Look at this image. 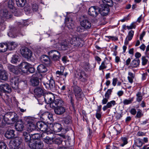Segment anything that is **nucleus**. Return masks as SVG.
<instances>
[{"label": "nucleus", "instance_id": "f257e3e1", "mask_svg": "<svg viewBox=\"0 0 149 149\" xmlns=\"http://www.w3.org/2000/svg\"><path fill=\"white\" fill-rule=\"evenodd\" d=\"M14 113L8 112L4 115H0V127H3L6 124H11L16 122L18 118Z\"/></svg>", "mask_w": 149, "mask_h": 149}, {"label": "nucleus", "instance_id": "f03ea898", "mask_svg": "<svg viewBox=\"0 0 149 149\" xmlns=\"http://www.w3.org/2000/svg\"><path fill=\"white\" fill-rule=\"evenodd\" d=\"M36 126L40 131L47 133V135L52 134V132L50 128H49L48 125L44 123L38 122L36 123Z\"/></svg>", "mask_w": 149, "mask_h": 149}, {"label": "nucleus", "instance_id": "7ed1b4c3", "mask_svg": "<svg viewBox=\"0 0 149 149\" xmlns=\"http://www.w3.org/2000/svg\"><path fill=\"white\" fill-rule=\"evenodd\" d=\"M72 90L74 93L76 99L78 100H82L84 97V94L81 89L77 86L72 87Z\"/></svg>", "mask_w": 149, "mask_h": 149}, {"label": "nucleus", "instance_id": "20e7f679", "mask_svg": "<svg viewBox=\"0 0 149 149\" xmlns=\"http://www.w3.org/2000/svg\"><path fill=\"white\" fill-rule=\"evenodd\" d=\"M22 139L20 137H16L13 139L10 142L9 146L10 148H15L19 146H22L21 145Z\"/></svg>", "mask_w": 149, "mask_h": 149}, {"label": "nucleus", "instance_id": "39448f33", "mask_svg": "<svg viewBox=\"0 0 149 149\" xmlns=\"http://www.w3.org/2000/svg\"><path fill=\"white\" fill-rule=\"evenodd\" d=\"M70 44L74 46H82L84 43L81 39L76 36H73L70 41Z\"/></svg>", "mask_w": 149, "mask_h": 149}, {"label": "nucleus", "instance_id": "423d86ee", "mask_svg": "<svg viewBox=\"0 0 149 149\" xmlns=\"http://www.w3.org/2000/svg\"><path fill=\"white\" fill-rule=\"evenodd\" d=\"M12 16V12L8 10L5 9L1 11L0 16L3 20L10 19Z\"/></svg>", "mask_w": 149, "mask_h": 149}, {"label": "nucleus", "instance_id": "0eeeda50", "mask_svg": "<svg viewBox=\"0 0 149 149\" xmlns=\"http://www.w3.org/2000/svg\"><path fill=\"white\" fill-rule=\"evenodd\" d=\"M20 52L23 57L28 59L30 58L32 55L31 51L26 47H22L20 49Z\"/></svg>", "mask_w": 149, "mask_h": 149}, {"label": "nucleus", "instance_id": "6e6552de", "mask_svg": "<svg viewBox=\"0 0 149 149\" xmlns=\"http://www.w3.org/2000/svg\"><path fill=\"white\" fill-rule=\"evenodd\" d=\"M48 54L54 61L58 60L61 57L60 53L56 50H51L48 52Z\"/></svg>", "mask_w": 149, "mask_h": 149}, {"label": "nucleus", "instance_id": "1a4fd4ad", "mask_svg": "<svg viewBox=\"0 0 149 149\" xmlns=\"http://www.w3.org/2000/svg\"><path fill=\"white\" fill-rule=\"evenodd\" d=\"M43 84L47 89L52 91L55 90V82L53 79L51 78L47 82H44Z\"/></svg>", "mask_w": 149, "mask_h": 149}, {"label": "nucleus", "instance_id": "9d476101", "mask_svg": "<svg viewBox=\"0 0 149 149\" xmlns=\"http://www.w3.org/2000/svg\"><path fill=\"white\" fill-rule=\"evenodd\" d=\"M45 100L47 104H50L54 102L55 100L54 95L51 93H46L44 95Z\"/></svg>", "mask_w": 149, "mask_h": 149}, {"label": "nucleus", "instance_id": "9b49d317", "mask_svg": "<svg viewBox=\"0 0 149 149\" xmlns=\"http://www.w3.org/2000/svg\"><path fill=\"white\" fill-rule=\"evenodd\" d=\"M52 132H60L62 129V125L59 123H56L54 124H50L49 125Z\"/></svg>", "mask_w": 149, "mask_h": 149}, {"label": "nucleus", "instance_id": "f8f14e48", "mask_svg": "<svg viewBox=\"0 0 149 149\" xmlns=\"http://www.w3.org/2000/svg\"><path fill=\"white\" fill-rule=\"evenodd\" d=\"M84 19L81 22V25L85 29H90L91 26V23L87 17H84Z\"/></svg>", "mask_w": 149, "mask_h": 149}, {"label": "nucleus", "instance_id": "ddd939ff", "mask_svg": "<svg viewBox=\"0 0 149 149\" xmlns=\"http://www.w3.org/2000/svg\"><path fill=\"white\" fill-rule=\"evenodd\" d=\"M0 91L6 93H9L11 91V89L8 84H4L0 85Z\"/></svg>", "mask_w": 149, "mask_h": 149}, {"label": "nucleus", "instance_id": "4468645a", "mask_svg": "<svg viewBox=\"0 0 149 149\" xmlns=\"http://www.w3.org/2000/svg\"><path fill=\"white\" fill-rule=\"evenodd\" d=\"M64 104L63 101L60 98H58L55 99L54 102L51 103L50 107H56L63 106Z\"/></svg>", "mask_w": 149, "mask_h": 149}, {"label": "nucleus", "instance_id": "2eb2a0df", "mask_svg": "<svg viewBox=\"0 0 149 149\" xmlns=\"http://www.w3.org/2000/svg\"><path fill=\"white\" fill-rule=\"evenodd\" d=\"M31 66V64L27 62H23L20 64L19 68L24 73L28 72V68Z\"/></svg>", "mask_w": 149, "mask_h": 149}, {"label": "nucleus", "instance_id": "dca6fc26", "mask_svg": "<svg viewBox=\"0 0 149 149\" xmlns=\"http://www.w3.org/2000/svg\"><path fill=\"white\" fill-rule=\"evenodd\" d=\"M100 5V7L99 8V12L101 15L103 16H106L107 15L109 10V7L104 6L103 5Z\"/></svg>", "mask_w": 149, "mask_h": 149}, {"label": "nucleus", "instance_id": "f3484780", "mask_svg": "<svg viewBox=\"0 0 149 149\" xmlns=\"http://www.w3.org/2000/svg\"><path fill=\"white\" fill-rule=\"evenodd\" d=\"M35 95L38 97H40L45 94V90L43 88L41 87L36 88L34 90Z\"/></svg>", "mask_w": 149, "mask_h": 149}, {"label": "nucleus", "instance_id": "a211bd4d", "mask_svg": "<svg viewBox=\"0 0 149 149\" xmlns=\"http://www.w3.org/2000/svg\"><path fill=\"white\" fill-rule=\"evenodd\" d=\"M99 9L97 7L93 6L91 7L88 11V14L93 17H96L98 15Z\"/></svg>", "mask_w": 149, "mask_h": 149}, {"label": "nucleus", "instance_id": "6ab92c4d", "mask_svg": "<svg viewBox=\"0 0 149 149\" xmlns=\"http://www.w3.org/2000/svg\"><path fill=\"white\" fill-rule=\"evenodd\" d=\"M34 121L33 120L27 121V130L29 132H31L35 130L37 126L33 123Z\"/></svg>", "mask_w": 149, "mask_h": 149}, {"label": "nucleus", "instance_id": "aec40b11", "mask_svg": "<svg viewBox=\"0 0 149 149\" xmlns=\"http://www.w3.org/2000/svg\"><path fill=\"white\" fill-rule=\"evenodd\" d=\"M54 108V113L57 115H62L63 114L65 111V108L63 106L56 107Z\"/></svg>", "mask_w": 149, "mask_h": 149}, {"label": "nucleus", "instance_id": "412c9836", "mask_svg": "<svg viewBox=\"0 0 149 149\" xmlns=\"http://www.w3.org/2000/svg\"><path fill=\"white\" fill-rule=\"evenodd\" d=\"M33 145H31V147L32 148L36 149H41L43 146L44 145L43 143L39 140H37L35 141H33Z\"/></svg>", "mask_w": 149, "mask_h": 149}, {"label": "nucleus", "instance_id": "4be33fe9", "mask_svg": "<svg viewBox=\"0 0 149 149\" xmlns=\"http://www.w3.org/2000/svg\"><path fill=\"white\" fill-rule=\"evenodd\" d=\"M108 66L109 69L111 68L112 67L111 64L107 60H104L102 63L101 65L100 66L99 69L103 70L107 68Z\"/></svg>", "mask_w": 149, "mask_h": 149}, {"label": "nucleus", "instance_id": "5701e85b", "mask_svg": "<svg viewBox=\"0 0 149 149\" xmlns=\"http://www.w3.org/2000/svg\"><path fill=\"white\" fill-rule=\"evenodd\" d=\"M62 139L58 135H54L52 137V142L59 145L62 143Z\"/></svg>", "mask_w": 149, "mask_h": 149}, {"label": "nucleus", "instance_id": "b1692460", "mask_svg": "<svg viewBox=\"0 0 149 149\" xmlns=\"http://www.w3.org/2000/svg\"><path fill=\"white\" fill-rule=\"evenodd\" d=\"M47 134L46 132H43L42 134V137L45 141V142L47 144H51L52 142V137L51 138L49 136H45Z\"/></svg>", "mask_w": 149, "mask_h": 149}, {"label": "nucleus", "instance_id": "393cba45", "mask_svg": "<svg viewBox=\"0 0 149 149\" xmlns=\"http://www.w3.org/2000/svg\"><path fill=\"white\" fill-rule=\"evenodd\" d=\"M16 130L18 131H22L24 128V124L21 120L18 121L15 125Z\"/></svg>", "mask_w": 149, "mask_h": 149}, {"label": "nucleus", "instance_id": "a878e982", "mask_svg": "<svg viewBox=\"0 0 149 149\" xmlns=\"http://www.w3.org/2000/svg\"><path fill=\"white\" fill-rule=\"evenodd\" d=\"M37 75V74L33 75L32 78L31 79V82L32 86H36L39 85V81Z\"/></svg>", "mask_w": 149, "mask_h": 149}, {"label": "nucleus", "instance_id": "bb28decb", "mask_svg": "<svg viewBox=\"0 0 149 149\" xmlns=\"http://www.w3.org/2000/svg\"><path fill=\"white\" fill-rule=\"evenodd\" d=\"M11 85L13 88L16 89L18 87L19 78L17 77H14L10 80Z\"/></svg>", "mask_w": 149, "mask_h": 149}, {"label": "nucleus", "instance_id": "cd10ccee", "mask_svg": "<svg viewBox=\"0 0 149 149\" xmlns=\"http://www.w3.org/2000/svg\"><path fill=\"white\" fill-rule=\"evenodd\" d=\"M79 76V78L80 80L82 81H85L86 80L87 75L85 72L82 70H80L78 74Z\"/></svg>", "mask_w": 149, "mask_h": 149}, {"label": "nucleus", "instance_id": "c85d7f7f", "mask_svg": "<svg viewBox=\"0 0 149 149\" xmlns=\"http://www.w3.org/2000/svg\"><path fill=\"white\" fill-rule=\"evenodd\" d=\"M23 136L24 137L25 141L29 142V146L31 147V145H32V142L31 141V136L26 132H23Z\"/></svg>", "mask_w": 149, "mask_h": 149}, {"label": "nucleus", "instance_id": "c756f323", "mask_svg": "<svg viewBox=\"0 0 149 149\" xmlns=\"http://www.w3.org/2000/svg\"><path fill=\"white\" fill-rule=\"evenodd\" d=\"M14 132L13 130H8L5 134V136L8 139H10L15 136Z\"/></svg>", "mask_w": 149, "mask_h": 149}, {"label": "nucleus", "instance_id": "7c9ffc66", "mask_svg": "<svg viewBox=\"0 0 149 149\" xmlns=\"http://www.w3.org/2000/svg\"><path fill=\"white\" fill-rule=\"evenodd\" d=\"M41 60L43 63L46 65H49L51 63L49 58L45 55L42 56L41 57Z\"/></svg>", "mask_w": 149, "mask_h": 149}, {"label": "nucleus", "instance_id": "2f4dec72", "mask_svg": "<svg viewBox=\"0 0 149 149\" xmlns=\"http://www.w3.org/2000/svg\"><path fill=\"white\" fill-rule=\"evenodd\" d=\"M116 104V102L114 100L108 102L106 105L104 106L102 108V109L104 111H105L108 108H111Z\"/></svg>", "mask_w": 149, "mask_h": 149}, {"label": "nucleus", "instance_id": "473e14b6", "mask_svg": "<svg viewBox=\"0 0 149 149\" xmlns=\"http://www.w3.org/2000/svg\"><path fill=\"white\" fill-rule=\"evenodd\" d=\"M8 78V74L5 70L0 71V79L3 80H6Z\"/></svg>", "mask_w": 149, "mask_h": 149}, {"label": "nucleus", "instance_id": "72a5a7b5", "mask_svg": "<svg viewBox=\"0 0 149 149\" xmlns=\"http://www.w3.org/2000/svg\"><path fill=\"white\" fill-rule=\"evenodd\" d=\"M8 46V49L10 50H14L17 47V44L13 42H9L7 44Z\"/></svg>", "mask_w": 149, "mask_h": 149}, {"label": "nucleus", "instance_id": "f704fd0d", "mask_svg": "<svg viewBox=\"0 0 149 149\" xmlns=\"http://www.w3.org/2000/svg\"><path fill=\"white\" fill-rule=\"evenodd\" d=\"M38 71L40 73H45L47 71V67L43 64L39 65L37 67Z\"/></svg>", "mask_w": 149, "mask_h": 149}, {"label": "nucleus", "instance_id": "c9c22d12", "mask_svg": "<svg viewBox=\"0 0 149 149\" xmlns=\"http://www.w3.org/2000/svg\"><path fill=\"white\" fill-rule=\"evenodd\" d=\"M140 63L139 58H135L133 60L131 63V66L132 67L136 68L139 66Z\"/></svg>", "mask_w": 149, "mask_h": 149}, {"label": "nucleus", "instance_id": "e433bc0d", "mask_svg": "<svg viewBox=\"0 0 149 149\" xmlns=\"http://www.w3.org/2000/svg\"><path fill=\"white\" fill-rule=\"evenodd\" d=\"M8 47L7 44L0 43V52H6L8 49Z\"/></svg>", "mask_w": 149, "mask_h": 149}, {"label": "nucleus", "instance_id": "4c0bfd02", "mask_svg": "<svg viewBox=\"0 0 149 149\" xmlns=\"http://www.w3.org/2000/svg\"><path fill=\"white\" fill-rule=\"evenodd\" d=\"M17 6L19 7H22L24 6L26 3V0H16Z\"/></svg>", "mask_w": 149, "mask_h": 149}, {"label": "nucleus", "instance_id": "58836bf2", "mask_svg": "<svg viewBox=\"0 0 149 149\" xmlns=\"http://www.w3.org/2000/svg\"><path fill=\"white\" fill-rule=\"evenodd\" d=\"M128 75L127 78L128 81L132 84L133 82V79L135 77V74L132 72H129L128 73Z\"/></svg>", "mask_w": 149, "mask_h": 149}, {"label": "nucleus", "instance_id": "ea45409f", "mask_svg": "<svg viewBox=\"0 0 149 149\" xmlns=\"http://www.w3.org/2000/svg\"><path fill=\"white\" fill-rule=\"evenodd\" d=\"M71 117L68 116L63 119L64 123L65 124H69L71 123Z\"/></svg>", "mask_w": 149, "mask_h": 149}, {"label": "nucleus", "instance_id": "a19ab883", "mask_svg": "<svg viewBox=\"0 0 149 149\" xmlns=\"http://www.w3.org/2000/svg\"><path fill=\"white\" fill-rule=\"evenodd\" d=\"M135 143L136 145L138 147H141L143 144L141 140L140 139H137L135 141Z\"/></svg>", "mask_w": 149, "mask_h": 149}, {"label": "nucleus", "instance_id": "79ce46f5", "mask_svg": "<svg viewBox=\"0 0 149 149\" xmlns=\"http://www.w3.org/2000/svg\"><path fill=\"white\" fill-rule=\"evenodd\" d=\"M136 101L138 102H140L143 99V97L141 93V92H138L136 94Z\"/></svg>", "mask_w": 149, "mask_h": 149}, {"label": "nucleus", "instance_id": "37998d69", "mask_svg": "<svg viewBox=\"0 0 149 149\" xmlns=\"http://www.w3.org/2000/svg\"><path fill=\"white\" fill-rule=\"evenodd\" d=\"M14 2L13 0H9L8 3V6L10 9H15L14 7Z\"/></svg>", "mask_w": 149, "mask_h": 149}, {"label": "nucleus", "instance_id": "c03bdc74", "mask_svg": "<svg viewBox=\"0 0 149 149\" xmlns=\"http://www.w3.org/2000/svg\"><path fill=\"white\" fill-rule=\"evenodd\" d=\"M134 31L132 30L130 31L128 33L126 38L128 39L129 40H130L132 39L134 36Z\"/></svg>", "mask_w": 149, "mask_h": 149}, {"label": "nucleus", "instance_id": "a18cd8bd", "mask_svg": "<svg viewBox=\"0 0 149 149\" xmlns=\"http://www.w3.org/2000/svg\"><path fill=\"white\" fill-rule=\"evenodd\" d=\"M60 46H61V49L64 50H65L68 47V45L67 44V42L65 41L61 43Z\"/></svg>", "mask_w": 149, "mask_h": 149}, {"label": "nucleus", "instance_id": "49530a36", "mask_svg": "<svg viewBox=\"0 0 149 149\" xmlns=\"http://www.w3.org/2000/svg\"><path fill=\"white\" fill-rule=\"evenodd\" d=\"M17 69V68L16 67L14 66H11V68L10 69V70L14 74H17L19 72V71L16 70Z\"/></svg>", "mask_w": 149, "mask_h": 149}, {"label": "nucleus", "instance_id": "de8ad7c7", "mask_svg": "<svg viewBox=\"0 0 149 149\" xmlns=\"http://www.w3.org/2000/svg\"><path fill=\"white\" fill-rule=\"evenodd\" d=\"M134 98H132L130 99H125L123 101V103L124 105H127L131 103L133 101Z\"/></svg>", "mask_w": 149, "mask_h": 149}, {"label": "nucleus", "instance_id": "09e8293b", "mask_svg": "<svg viewBox=\"0 0 149 149\" xmlns=\"http://www.w3.org/2000/svg\"><path fill=\"white\" fill-rule=\"evenodd\" d=\"M41 117L44 120L48 122V112L44 113L42 115Z\"/></svg>", "mask_w": 149, "mask_h": 149}, {"label": "nucleus", "instance_id": "8fccbe9b", "mask_svg": "<svg viewBox=\"0 0 149 149\" xmlns=\"http://www.w3.org/2000/svg\"><path fill=\"white\" fill-rule=\"evenodd\" d=\"M18 58L17 56L16 55H13L12 58L11 62L13 63H16L18 61Z\"/></svg>", "mask_w": 149, "mask_h": 149}, {"label": "nucleus", "instance_id": "3c124183", "mask_svg": "<svg viewBox=\"0 0 149 149\" xmlns=\"http://www.w3.org/2000/svg\"><path fill=\"white\" fill-rule=\"evenodd\" d=\"M112 89H108L106 92L105 93L104 96L105 97L107 98H109L110 97L111 93L112 92Z\"/></svg>", "mask_w": 149, "mask_h": 149}, {"label": "nucleus", "instance_id": "603ef678", "mask_svg": "<svg viewBox=\"0 0 149 149\" xmlns=\"http://www.w3.org/2000/svg\"><path fill=\"white\" fill-rule=\"evenodd\" d=\"M64 69V68L63 67H61V69L60 70L57 71L56 72V74H57L59 76L63 75Z\"/></svg>", "mask_w": 149, "mask_h": 149}, {"label": "nucleus", "instance_id": "864d4df0", "mask_svg": "<svg viewBox=\"0 0 149 149\" xmlns=\"http://www.w3.org/2000/svg\"><path fill=\"white\" fill-rule=\"evenodd\" d=\"M31 139L33 140H36L40 138V135L38 133H35L31 134Z\"/></svg>", "mask_w": 149, "mask_h": 149}, {"label": "nucleus", "instance_id": "5fc2aeb1", "mask_svg": "<svg viewBox=\"0 0 149 149\" xmlns=\"http://www.w3.org/2000/svg\"><path fill=\"white\" fill-rule=\"evenodd\" d=\"M141 59L142 65H146L148 62V60L146 58V56H143L142 57Z\"/></svg>", "mask_w": 149, "mask_h": 149}, {"label": "nucleus", "instance_id": "6e6d98bb", "mask_svg": "<svg viewBox=\"0 0 149 149\" xmlns=\"http://www.w3.org/2000/svg\"><path fill=\"white\" fill-rule=\"evenodd\" d=\"M6 145L4 142H0V149H6Z\"/></svg>", "mask_w": 149, "mask_h": 149}, {"label": "nucleus", "instance_id": "4d7b16f0", "mask_svg": "<svg viewBox=\"0 0 149 149\" xmlns=\"http://www.w3.org/2000/svg\"><path fill=\"white\" fill-rule=\"evenodd\" d=\"M143 114L142 113V111L140 109H139L137 112L136 117L137 118H139L141 117L143 115Z\"/></svg>", "mask_w": 149, "mask_h": 149}, {"label": "nucleus", "instance_id": "13d9d810", "mask_svg": "<svg viewBox=\"0 0 149 149\" xmlns=\"http://www.w3.org/2000/svg\"><path fill=\"white\" fill-rule=\"evenodd\" d=\"M67 25L69 29H72L74 27V24L72 22H68L67 23Z\"/></svg>", "mask_w": 149, "mask_h": 149}, {"label": "nucleus", "instance_id": "bf43d9fd", "mask_svg": "<svg viewBox=\"0 0 149 149\" xmlns=\"http://www.w3.org/2000/svg\"><path fill=\"white\" fill-rule=\"evenodd\" d=\"M85 29L81 26H79L77 28V31L79 32H82L84 31L85 30Z\"/></svg>", "mask_w": 149, "mask_h": 149}, {"label": "nucleus", "instance_id": "052dcab7", "mask_svg": "<svg viewBox=\"0 0 149 149\" xmlns=\"http://www.w3.org/2000/svg\"><path fill=\"white\" fill-rule=\"evenodd\" d=\"M35 68L32 67L31 65V66L30 67L28 68V71L31 73H33L35 71Z\"/></svg>", "mask_w": 149, "mask_h": 149}, {"label": "nucleus", "instance_id": "680f3d73", "mask_svg": "<svg viewBox=\"0 0 149 149\" xmlns=\"http://www.w3.org/2000/svg\"><path fill=\"white\" fill-rule=\"evenodd\" d=\"M82 66L83 67L86 69H88L89 68V64L88 63H83Z\"/></svg>", "mask_w": 149, "mask_h": 149}, {"label": "nucleus", "instance_id": "e2e57ef3", "mask_svg": "<svg viewBox=\"0 0 149 149\" xmlns=\"http://www.w3.org/2000/svg\"><path fill=\"white\" fill-rule=\"evenodd\" d=\"M48 120H50L51 121H53L54 120L52 114L48 112Z\"/></svg>", "mask_w": 149, "mask_h": 149}, {"label": "nucleus", "instance_id": "0e129e2a", "mask_svg": "<svg viewBox=\"0 0 149 149\" xmlns=\"http://www.w3.org/2000/svg\"><path fill=\"white\" fill-rule=\"evenodd\" d=\"M32 9L34 11H36L38 9V7L36 4H33L32 6Z\"/></svg>", "mask_w": 149, "mask_h": 149}, {"label": "nucleus", "instance_id": "69168bd1", "mask_svg": "<svg viewBox=\"0 0 149 149\" xmlns=\"http://www.w3.org/2000/svg\"><path fill=\"white\" fill-rule=\"evenodd\" d=\"M149 51V45H148L146 47V51L145 52V54L148 58H149L148 54V52Z\"/></svg>", "mask_w": 149, "mask_h": 149}, {"label": "nucleus", "instance_id": "338daca9", "mask_svg": "<svg viewBox=\"0 0 149 149\" xmlns=\"http://www.w3.org/2000/svg\"><path fill=\"white\" fill-rule=\"evenodd\" d=\"M109 98H107L106 97L103 98L102 101V104H106L108 101V100Z\"/></svg>", "mask_w": 149, "mask_h": 149}, {"label": "nucleus", "instance_id": "774afa93", "mask_svg": "<svg viewBox=\"0 0 149 149\" xmlns=\"http://www.w3.org/2000/svg\"><path fill=\"white\" fill-rule=\"evenodd\" d=\"M118 81V79L117 78H114L112 80V84L113 86H116V83Z\"/></svg>", "mask_w": 149, "mask_h": 149}]
</instances>
